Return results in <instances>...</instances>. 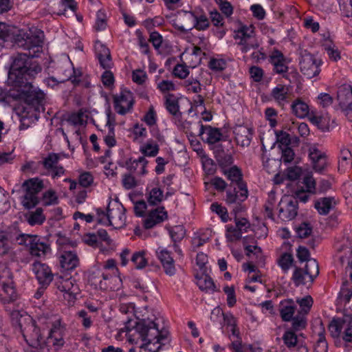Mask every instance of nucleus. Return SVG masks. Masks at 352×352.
Instances as JSON below:
<instances>
[{
    "label": "nucleus",
    "instance_id": "f257e3e1",
    "mask_svg": "<svg viewBox=\"0 0 352 352\" xmlns=\"http://www.w3.org/2000/svg\"><path fill=\"white\" fill-rule=\"evenodd\" d=\"M28 53L17 54L14 58L8 72V83L10 86L23 87V91L30 89V80L41 72V67L31 60Z\"/></svg>",
    "mask_w": 352,
    "mask_h": 352
},
{
    "label": "nucleus",
    "instance_id": "f03ea898",
    "mask_svg": "<svg viewBox=\"0 0 352 352\" xmlns=\"http://www.w3.org/2000/svg\"><path fill=\"white\" fill-rule=\"evenodd\" d=\"M224 174L232 184H236L238 190L234 188L233 191L230 190L226 192V201L228 204H237L233 210L236 212L241 206V203L244 201L248 197V190L246 184L243 181L241 170L236 166H232L230 168L224 170Z\"/></svg>",
    "mask_w": 352,
    "mask_h": 352
},
{
    "label": "nucleus",
    "instance_id": "7ed1b4c3",
    "mask_svg": "<svg viewBox=\"0 0 352 352\" xmlns=\"http://www.w3.org/2000/svg\"><path fill=\"white\" fill-rule=\"evenodd\" d=\"M14 39L15 45L27 50L31 58L38 56L42 51L43 33L36 28L19 30Z\"/></svg>",
    "mask_w": 352,
    "mask_h": 352
},
{
    "label": "nucleus",
    "instance_id": "20e7f679",
    "mask_svg": "<svg viewBox=\"0 0 352 352\" xmlns=\"http://www.w3.org/2000/svg\"><path fill=\"white\" fill-rule=\"evenodd\" d=\"M135 331L138 333L143 343L140 348L148 352H157L162 344H155L159 334L157 324L151 320H142L137 322Z\"/></svg>",
    "mask_w": 352,
    "mask_h": 352
},
{
    "label": "nucleus",
    "instance_id": "39448f33",
    "mask_svg": "<svg viewBox=\"0 0 352 352\" xmlns=\"http://www.w3.org/2000/svg\"><path fill=\"white\" fill-rule=\"evenodd\" d=\"M15 241L18 244L28 247L32 256H43L51 250L50 245L43 241L37 235L19 234L15 236Z\"/></svg>",
    "mask_w": 352,
    "mask_h": 352
},
{
    "label": "nucleus",
    "instance_id": "423d86ee",
    "mask_svg": "<svg viewBox=\"0 0 352 352\" xmlns=\"http://www.w3.org/2000/svg\"><path fill=\"white\" fill-rule=\"evenodd\" d=\"M25 194L22 201L26 208L34 207L38 202L37 194L43 188V181L38 178H32L25 181L22 185Z\"/></svg>",
    "mask_w": 352,
    "mask_h": 352
},
{
    "label": "nucleus",
    "instance_id": "0eeeda50",
    "mask_svg": "<svg viewBox=\"0 0 352 352\" xmlns=\"http://www.w3.org/2000/svg\"><path fill=\"white\" fill-rule=\"evenodd\" d=\"M234 38L239 40L238 44L241 46V51L247 52L251 49L257 48L259 45L254 36L252 25H242L234 32Z\"/></svg>",
    "mask_w": 352,
    "mask_h": 352
},
{
    "label": "nucleus",
    "instance_id": "6e6552de",
    "mask_svg": "<svg viewBox=\"0 0 352 352\" xmlns=\"http://www.w3.org/2000/svg\"><path fill=\"white\" fill-rule=\"evenodd\" d=\"M65 331V328L61 324L60 319H56L52 322L48 336L44 343L46 352H50V346H54V350H57L64 345Z\"/></svg>",
    "mask_w": 352,
    "mask_h": 352
},
{
    "label": "nucleus",
    "instance_id": "1a4fd4ad",
    "mask_svg": "<svg viewBox=\"0 0 352 352\" xmlns=\"http://www.w3.org/2000/svg\"><path fill=\"white\" fill-rule=\"evenodd\" d=\"M338 108L350 122H352V87L342 85L338 90Z\"/></svg>",
    "mask_w": 352,
    "mask_h": 352
},
{
    "label": "nucleus",
    "instance_id": "9d476101",
    "mask_svg": "<svg viewBox=\"0 0 352 352\" xmlns=\"http://www.w3.org/2000/svg\"><path fill=\"white\" fill-rule=\"evenodd\" d=\"M60 155L57 153H49L45 157L43 158L41 162L45 175L50 176L53 179H57L65 175V168L58 164Z\"/></svg>",
    "mask_w": 352,
    "mask_h": 352
},
{
    "label": "nucleus",
    "instance_id": "9b49d317",
    "mask_svg": "<svg viewBox=\"0 0 352 352\" xmlns=\"http://www.w3.org/2000/svg\"><path fill=\"white\" fill-rule=\"evenodd\" d=\"M321 60L306 51L302 54L300 60V72L308 78L318 76L320 72Z\"/></svg>",
    "mask_w": 352,
    "mask_h": 352
},
{
    "label": "nucleus",
    "instance_id": "f8f14e48",
    "mask_svg": "<svg viewBox=\"0 0 352 352\" xmlns=\"http://www.w3.org/2000/svg\"><path fill=\"white\" fill-rule=\"evenodd\" d=\"M278 217L283 221H291L298 213L297 200L288 196L281 199L278 206Z\"/></svg>",
    "mask_w": 352,
    "mask_h": 352
},
{
    "label": "nucleus",
    "instance_id": "ddd939ff",
    "mask_svg": "<svg viewBox=\"0 0 352 352\" xmlns=\"http://www.w3.org/2000/svg\"><path fill=\"white\" fill-rule=\"evenodd\" d=\"M108 210L109 226H113L114 228L117 229L120 228L125 225L126 210L120 203H109L108 205Z\"/></svg>",
    "mask_w": 352,
    "mask_h": 352
},
{
    "label": "nucleus",
    "instance_id": "4468645a",
    "mask_svg": "<svg viewBox=\"0 0 352 352\" xmlns=\"http://www.w3.org/2000/svg\"><path fill=\"white\" fill-rule=\"evenodd\" d=\"M113 103L116 112L120 115H124L132 109L133 94L129 91H122L120 94L114 96Z\"/></svg>",
    "mask_w": 352,
    "mask_h": 352
},
{
    "label": "nucleus",
    "instance_id": "2eb2a0df",
    "mask_svg": "<svg viewBox=\"0 0 352 352\" xmlns=\"http://www.w3.org/2000/svg\"><path fill=\"white\" fill-rule=\"evenodd\" d=\"M28 331L25 332L24 330H21L23 336L26 342L33 347H39L41 352H46V347L44 344L45 341L43 340L39 329L37 328L33 322L28 327Z\"/></svg>",
    "mask_w": 352,
    "mask_h": 352
},
{
    "label": "nucleus",
    "instance_id": "dca6fc26",
    "mask_svg": "<svg viewBox=\"0 0 352 352\" xmlns=\"http://www.w3.org/2000/svg\"><path fill=\"white\" fill-rule=\"evenodd\" d=\"M292 96V92L290 87L282 84L277 85L270 93L271 98L281 107L289 103Z\"/></svg>",
    "mask_w": 352,
    "mask_h": 352
},
{
    "label": "nucleus",
    "instance_id": "f3484780",
    "mask_svg": "<svg viewBox=\"0 0 352 352\" xmlns=\"http://www.w3.org/2000/svg\"><path fill=\"white\" fill-rule=\"evenodd\" d=\"M196 15L190 11L180 10L174 21V26L181 32H188L194 28Z\"/></svg>",
    "mask_w": 352,
    "mask_h": 352
},
{
    "label": "nucleus",
    "instance_id": "a211bd4d",
    "mask_svg": "<svg viewBox=\"0 0 352 352\" xmlns=\"http://www.w3.org/2000/svg\"><path fill=\"white\" fill-rule=\"evenodd\" d=\"M40 285L46 287L52 281L54 275L50 267L45 263L35 262L32 268Z\"/></svg>",
    "mask_w": 352,
    "mask_h": 352
},
{
    "label": "nucleus",
    "instance_id": "6ab92c4d",
    "mask_svg": "<svg viewBox=\"0 0 352 352\" xmlns=\"http://www.w3.org/2000/svg\"><path fill=\"white\" fill-rule=\"evenodd\" d=\"M30 89L28 91H23V87H16V94H12L10 96L14 99L30 98L38 104H41L45 99V94L41 90H37L32 85V80H30Z\"/></svg>",
    "mask_w": 352,
    "mask_h": 352
},
{
    "label": "nucleus",
    "instance_id": "aec40b11",
    "mask_svg": "<svg viewBox=\"0 0 352 352\" xmlns=\"http://www.w3.org/2000/svg\"><path fill=\"white\" fill-rule=\"evenodd\" d=\"M199 127V135L202 140L206 141L209 144H214L221 140L222 133L219 129L213 128L209 125H203L201 122H198Z\"/></svg>",
    "mask_w": 352,
    "mask_h": 352
},
{
    "label": "nucleus",
    "instance_id": "412c9836",
    "mask_svg": "<svg viewBox=\"0 0 352 352\" xmlns=\"http://www.w3.org/2000/svg\"><path fill=\"white\" fill-rule=\"evenodd\" d=\"M235 140L238 145L242 147H248L252 141L254 129L244 125H237L234 128Z\"/></svg>",
    "mask_w": 352,
    "mask_h": 352
},
{
    "label": "nucleus",
    "instance_id": "4be33fe9",
    "mask_svg": "<svg viewBox=\"0 0 352 352\" xmlns=\"http://www.w3.org/2000/svg\"><path fill=\"white\" fill-rule=\"evenodd\" d=\"M168 217L167 212L164 207H158L151 210L144 219V227L151 229L163 222Z\"/></svg>",
    "mask_w": 352,
    "mask_h": 352
},
{
    "label": "nucleus",
    "instance_id": "5701e85b",
    "mask_svg": "<svg viewBox=\"0 0 352 352\" xmlns=\"http://www.w3.org/2000/svg\"><path fill=\"white\" fill-rule=\"evenodd\" d=\"M156 254L163 266L165 273L169 276L175 274V262L170 252L166 248L160 247L156 250Z\"/></svg>",
    "mask_w": 352,
    "mask_h": 352
},
{
    "label": "nucleus",
    "instance_id": "b1692460",
    "mask_svg": "<svg viewBox=\"0 0 352 352\" xmlns=\"http://www.w3.org/2000/svg\"><path fill=\"white\" fill-rule=\"evenodd\" d=\"M148 161L144 156L138 159L130 158L126 162V168L130 173H137L139 175H145L147 173L146 165Z\"/></svg>",
    "mask_w": 352,
    "mask_h": 352
},
{
    "label": "nucleus",
    "instance_id": "393cba45",
    "mask_svg": "<svg viewBox=\"0 0 352 352\" xmlns=\"http://www.w3.org/2000/svg\"><path fill=\"white\" fill-rule=\"evenodd\" d=\"M314 169L321 173L327 166V156L316 148H311L309 153Z\"/></svg>",
    "mask_w": 352,
    "mask_h": 352
},
{
    "label": "nucleus",
    "instance_id": "a878e982",
    "mask_svg": "<svg viewBox=\"0 0 352 352\" xmlns=\"http://www.w3.org/2000/svg\"><path fill=\"white\" fill-rule=\"evenodd\" d=\"M95 50L100 65L104 69L110 68L112 63L109 48L101 42L97 41L95 44Z\"/></svg>",
    "mask_w": 352,
    "mask_h": 352
},
{
    "label": "nucleus",
    "instance_id": "bb28decb",
    "mask_svg": "<svg viewBox=\"0 0 352 352\" xmlns=\"http://www.w3.org/2000/svg\"><path fill=\"white\" fill-rule=\"evenodd\" d=\"M270 62L273 65V71L276 74H284L287 72L286 59L280 52L274 51L270 57Z\"/></svg>",
    "mask_w": 352,
    "mask_h": 352
},
{
    "label": "nucleus",
    "instance_id": "cd10ccee",
    "mask_svg": "<svg viewBox=\"0 0 352 352\" xmlns=\"http://www.w3.org/2000/svg\"><path fill=\"white\" fill-rule=\"evenodd\" d=\"M60 291L65 292V298L68 300H73L76 298V295L79 294V287L72 279L63 280L58 285Z\"/></svg>",
    "mask_w": 352,
    "mask_h": 352
},
{
    "label": "nucleus",
    "instance_id": "c85d7f7f",
    "mask_svg": "<svg viewBox=\"0 0 352 352\" xmlns=\"http://www.w3.org/2000/svg\"><path fill=\"white\" fill-rule=\"evenodd\" d=\"M59 261L61 267L66 271L75 269L79 263L78 256L73 251L63 252L60 256Z\"/></svg>",
    "mask_w": 352,
    "mask_h": 352
},
{
    "label": "nucleus",
    "instance_id": "c756f323",
    "mask_svg": "<svg viewBox=\"0 0 352 352\" xmlns=\"http://www.w3.org/2000/svg\"><path fill=\"white\" fill-rule=\"evenodd\" d=\"M336 205L333 197L319 198L315 202V208L321 215H327Z\"/></svg>",
    "mask_w": 352,
    "mask_h": 352
},
{
    "label": "nucleus",
    "instance_id": "7c9ffc66",
    "mask_svg": "<svg viewBox=\"0 0 352 352\" xmlns=\"http://www.w3.org/2000/svg\"><path fill=\"white\" fill-rule=\"evenodd\" d=\"M296 307L292 299L285 300L280 302L279 311L283 321L292 320L295 311Z\"/></svg>",
    "mask_w": 352,
    "mask_h": 352
},
{
    "label": "nucleus",
    "instance_id": "2f4dec72",
    "mask_svg": "<svg viewBox=\"0 0 352 352\" xmlns=\"http://www.w3.org/2000/svg\"><path fill=\"white\" fill-rule=\"evenodd\" d=\"M197 285L199 288L206 292H215V285L212 279L206 274V271L202 272L201 274L195 276Z\"/></svg>",
    "mask_w": 352,
    "mask_h": 352
},
{
    "label": "nucleus",
    "instance_id": "473e14b6",
    "mask_svg": "<svg viewBox=\"0 0 352 352\" xmlns=\"http://www.w3.org/2000/svg\"><path fill=\"white\" fill-rule=\"evenodd\" d=\"M347 326V320L346 318H333L329 325V329L331 336L338 338L342 330Z\"/></svg>",
    "mask_w": 352,
    "mask_h": 352
},
{
    "label": "nucleus",
    "instance_id": "72a5a7b5",
    "mask_svg": "<svg viewBox=\"0 0 352 352\" xmlns=\"http://www.w3.org/2000/svg\"><path fill=\"white\" fill-rule=\"evenodd\" d=\"M352 166V154L346 148H342L338 161V170L344 172L348 168Z\"/></svg>",
    "mask_w": 352,
    "mask_h": 352
},
{
    "label": "nucleus",
    "instance_id": "f704fd0d",
    "mask_svg": "<svg viewBox=\"0 0 352 352\" xmlns=\"http://www.w3.org/2000/svg\"><path fill=\"white\" fill-rule=\"evenodd\" d=\"M292 113L298 118H304L309 116V106L300 99H297L292 104Z\"/></svg>",
    "mask_w": 352,
    "mask_h": 352
},
{
    "label": "nucleus",
    "instance_id": "c9c22d12",
    "mask_svg": "<svg viewBox=\"0 0 352 352\" xmlns=\"http://www.w3.org/2000/svg\"><path fill=\"white\" fill-rule=\"evenodd\" d=\"M3 287L4 296L3 300L5 303L13 302L18 298V294L15 289L13 281L5 283Z\"/></svg>",
    "mask_w": 352,
    "mask_h": 352
},
{
    "label": "nucleus",
    "instance_id": "e433bc0d",
    "mask_svg": "<svg viewBox=\"0 0 352 352\" xmlns=\"http://www.w3.org/2000/svg\"><path fill=\"white\" fill-rule=\"evenodd\" d=\"M322 47L326 51L330 60L336 62L340 59V52L330 39L325 40L324 43L322 44Z\"/></svg>",
    "mask_w": 352,
    "mask_h": 352
},
{
    "label": "nucleus",
    "instance_id": "4c0bfd02",
    "mask_svg": "<svg viewBox=\"0 0 352 352\" xmlns=\"http://www.w3.org/2000/svg\"><path fill=\"white\" fill-rule=\"evenodd\" d=\"M146 251L141 250L134 252L131 257V261L137 270H142L148 265V260L146 258Z\"/></svg>",
    "mask_w": 352,
    "mask_h": 352
},
{
    "label": "nucleus",
    "instance_id": "58836bf2",
    "mask_svg": "<svg viewBox=\"0 0 352 352\" xmlns=\"http://www.w3.org/2000/svg\"><path fill=\"white\" fill-rule=\"evenodd\" d=\"M165 106L167 111L172 114L175 119H179L182 113L179 111L178 101L175 100L173 95H170L166 98Z\"/></svg>",
    "mask_w": 352,
    "mask_h": 352
},
{
    "label": "nucleus",
    "instance_id": "ea45409f",
    "mask_svg": "<svg viewBox=\"0 0 352 352\" xmlns=\"http://www.w3.org/2000/svg\"><path fill=\"white\" fill-rule=\"evenodd\" d=\"M159 150L158 144L155 143L153 140L147 141L140 149L144 157H155L157 155Z\"/></svg>",
    "mask_w": 352,
    "mask_h": 352
},
{
    "label": "nucleus",
    "instance_id": "a19ab883",
    "mask_svg": "<svg viewBox=\"0 0 352 352\" xmlns=\"http://www.w3.org/2000/svg\"><path fill=\"white\" fill-rule=\"evenodd\" d=\"M292 280L296 286H299L300 285H305L307 283H311L312 282H309L308 280V274L304 271L300 267H296L293 276Z\"/></svg>",
    "mask_w": 352,
    "mask_h": 352
},
{
    "label": "nucleus",
    "instance_id": "79ce46f5",
    "mask_svg": "<svg viewBox=\"0 0 352 352\" xmlns=\"http://www.w3.org/2000/svg\"><path fill=\"white\" fill-rule=\"evenodd\" d=\"M305 270L308 274L309 282H313L314 278L319 274V266L316 260H309L307 262Z\"/></svg>",
    "mask_w": 352,
    "mask_h": 352
},
{
    "label": "nucleus",
    "instance_id": "37998d69",
    "mask_svg": "<svg viewBox=\"0 0 352 352\" xmlns=\"http://www.w3.org/2000/svg\"><path fill=\"white\" fill-rule=\"evenodd\" d=\"M169 234L173 241L174 243H178L184 238L186 230L183 226H175L169 230Z\"/></svg>",
    "mask_w": 352,
    "mask_h": 352
},
{
    "label": "nucleus",
    "instance_id": "c03bdc74",
    "mask_svg": "<svg viewBox=\"0 0 352 352\" xmlns=\"http://www.w3.org/2000/svg\"><path fill=\"white\" fill-rule=\"evenodd\" d=\"M283 340L289 349L295 347L298 344L297 335L292 330H287L284 333Z\"/></svg>",
    "mask_w": 352,
    "mask_h": 352
},
{
    "label": "nucleus",
    "instance_id": "a18cd8bd",
    "mask_svg": "<svg viewBox=\"0 0 352 352\" xmlns=\"http://www.w3.org/2000/svg\"><path fill=\"white\" fill-rule=\"evenodd\" d=\"M12 249L8 236L4 232H0V256L11 254Z\"/></svg>",
    "mask_w": 352,
    "mask_h": 352
},
{
    "label": "nucleus",
    "instance_id": "49530a36",
    "mask_svg": "<svg viewBox=\"0 0 352 352\" xmlns=\"http://www.w3.org/2000/svg\"><path fill=\"white\" fill-rule=\"evenodd\" d=\"M293 256L291 254L284 253L278 258V263L284 273H287L293 263Z\"/></svg>",
    "mask_w": 352,
    "mask_h": 352
},
{
    "label": "nucleus",
    "instance_id": "de8ad7c7",
    "mask_svg": "<svg viewBox=\"0 0 352 352\" xmlns=\"http://www.w3.org/2000/svg\"><path fill=\"white\" fill-rule=\"evenodd\" d=\"M86 118L87 116L80 110L77 113H72L69 116L67 121L73 125H84L87 123Z\"/></svg>",
    "mask_w": 352,
    "mask_h": 352
},
{
    "label": "nucleus",
    "instance_id": "09e8293b",
    "mask_svg": "<svg viewBox=\"0 0 352 352\" xmlns=\"http://www.w3.org/2000/svg\"><path fill=\"white\" fill-rule=\"evenodd\" d=\"M163 199V191L160 188H153L148 195V201L152 205H156Z\"/></svg>",
    "mask_w": 352,
    "mask_h": 352
},
{
    "label": "nucleus",
    "instance_id": "8fccbe9b",
    "mask_svg": "<svg viewBox=\"0 0 352 352\" xmlns=\"http://www.w3.org/2000/svg\"><path fill=\"white\" fill-rule=\"evenodd\" d=\"M242 234L235 226H226V237L228 241L233 242L241 239Z\"/></svg>",
    "mask_w": 352,
    "mask_h": 352
},
{
    "label": "nucleus",
    "instance_id": "3c124183",
    "mask_svg": "<svg viewBox=\"0 0 352 352\" xmlns=\"http://www.w3.org/2000/svg\"><path fill=\"white\" fill-rule=\"evenodd\" d=\"M296 302L300 305V313L307 314L312 306L313 299L311 296H306L302 298H297Z\"/></svg>",
    "mask_w": 352,
    "mask_h": 352
},
{
    "label": "nucleus",
    "instance_id": "603ef678",
    "mask_svg": "<svg viewBox=\"0 0 352 352\" xmlns=\"http://www.w3.org/2000/svg\"><path fill=\"white\" fill-rule=\"evenodd\" d=\"M296 232L298 237L306 238L312 232V227L307 222H302L296 228Z\"/></svg>",
    "mask_w": 352,
    "mask_h": 352
},
{
    "label": "nucleus",
    "instance_id": "864d4df0",
    "mask_svg": "<svg viewBox=\"0 0 352 352\" xmlns=\"http://www.w3.org/2000/svg\"><path fill=\"white\" fill-rule=\"evenodd\" d=\"M45 221V217L43 214V210L41 208H36V210L32 212L28 218V223L33 226L36 224H41Z\"/></svg>",
    "mask_w": 352,
    "mask_h": 352
},
{
    "label": "nucleus",
    "instance_id": "5fc2aeb1",
    "mask_svg": "<svg viewBox=\"0 0 352 352\" xmlns=\"http://www.w3.org/2000/svg\"><path fill=\"white\" fill-rule=\"evenodd\" d=\"M132 173H126L122 176V186L125 189L130 190L138 186V182L131 175Z\"/></svg>",
    "mask_w": 352,
    "mask_h": 352
},
{
    "label": "nucleus",
    "instance_id": "6e6d98bb",
    "mask_svg": "<svg viewBox=\"0 0 352 352\" xmlns=\"http://www.w3.org/2000/svg\"><path fill=\"white\" fill-rule=\"evenodd\" d=\"M43 204L45 206H50L58 203V197L55 191L50 190L43 195Z\"/></svg>",
    "mask_w": 352,
    "mask_h": 352
},
{
    "label": "nucleus",
    "instance_id": "4d7b16f0",
    "mask_svg": "<svg viewBox=\"0 0 352 352\" xmlns=\"http://www.w3.org/2000/svg\"><path fill=\"white\" fill-rule=\"evenodd\" d=\"M60 3L64 8L58 12L59 15L66 14V8H69L73 13H76L77 10V3L75 0H60Z\"/></svg>",
    "mask_w": 352,
    "mask_h": 352
},
{
    "label": "nucleus",
    "instance_id": "13d9d810",
    "mask_svg": "<svg viewBox=\"0 0 352 352\" xmlns=\"http://www.w3.org/2000/svg\"><path fill=\"white\" fill-rule=\"evenodd\" d=\"M10 207L8 194L0 187V212L4 213Z\"/></svg>",
    "mask_w": 352,
    "mask_h": 352
},
{
    "label": "nucleus",
    "instance_id": "bf43d9fd",
    "mask_svg": "<svg viewBox=\"0 0 352 352\" xmlns=\"http://www.w3.org/2000/svg\"><path fill=\"white\" fill-rule=\"evenodd\" d=\"M12 274L9 268L2 265L0 267V283L3 286L5 283H8L12 280Z\"/></svg>",
    "mask_w": 352,
    "mask_h": 352
},
{
    "label": "nucleus",
    "instance_id": "052dcab7",
    "mask_svg": "<svg viewBox=\"0 0 352 352\" xmlns=\"http://www.w3.org/2000/svg\"><path fill=\"white\" fill-rule=\"evenodd\" d=\"M194 28L197 30H205L210 25L208 19L204 15L196 16Z\"/></svg>",
    "mask_w": 352,
    "mask_h": 352
},
{
    "label": "nucleus",
    "instance_id": "680f3d73",
    "mask_svg": "<svg viewBox=\"0 0 352 352\" xmlns=\"http://www.w3.org/2000/svg\"><path fill=\"white\" fill-rule=\"evenodd\" d=\"M340 10L346 17H352V0H338Z\"/></svg>",
    "mask_w": 352,
    "mask_h": 352
},
{
    "label": "nucleus",
    "instance_id": "e2e57ef3",
    "mask_svg": "<svg viewBox=\"0 0 352 352\" xmlns=\"http://www.w3.org/2000/svg\"><path fill=\"white\" fill-rule=\"evenodd\" d=\"M292 328L295 331H300L305 328L307 321L304 316H296L292 318Z\"/></svg>",
    "mask_w": 352,
    "mask_h": 352
},
{
    "label": "nucleus",
    "instance_id": "0e129e2a",
    "mask_svg": "<svg viewBox=\"0 0 352 352\" xmlns=\"http://www.w3.org/2000/svg\"><path fill=\"white\" fill-rule=\"evenodd\" d=\"M211 210L218 214L223 222H226L228 219V214L225 207L221 206L217 203H213L210 207Z\"/></svg>",
    "mask_w": 352,
    "mask_h": 352
},
{
    "label": "nucleus",
    "instance_id": "69168bd1",
    "mask_svg": "<svg viewBox=\"0 0 352 352\" xmlns=\"http://www.w3.org/2000/svg\"><path fill=\"white\" fill-rule=\"evenodd\" d=\"M208 66L213 71L221 72L226 68V63L223 59L212 58L210 60Z\"/></svg>",
    "mask_w": 352,
    "mask_h": 352
},
{
    "label": "nucleus",
    "instance_id": "338daca9",
    "mask_svg": "<svg viewBox=\"0 0 352 352\" xmlns=\"http://www.w3.org/2000/svg\"><path fill=\"white\" fill-rule=\"evenodd\" d=\"M234 222L235 227L242 233L247 232L250 227V223L245 218L235 217Z\"/></svg>",
    "mask_w": 352,
    "mask_h": 352
},
{
    "label": "nucleus",
    "instance_id": "774afa93",
    "mask_svg": "<svg viewBox=\"0 0 352 352\" xmlns=\"http://www.w3.org/2000/svg\"><path fill=\"white\" fill-rule=\"evenodd\" d=\"M173 74L179 78H186L189 74L188 67L185 65L178 64L173 69Z\"/></svg>",
    "mask_w": 352,
    "mask_h": 352
}]
</instances>
